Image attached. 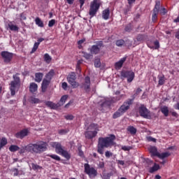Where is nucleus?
Listing matches in <instances>:
<instances>
[{"label":"nucleus","instance_id":"1","mask_svg":"<svg viewBox=\"0 0 179 179\" xmlns=\"http://www.w3.org/2000/svg\"><path fill=\"white\" fill-rule=\"evenodd\" d=\"M114 141H115V136L113 134H110L108 137H100L98 141V153L103 155L104 149L113 146Z\"/></svg>","mask_w":179,"mask_h":179},{"label":"nucleus","instance_id":"2","mask_svg":"<svg viewBox=\"0 0 179 179\" xmlns=\"http://www.w3.org/2000/svg\"><path fill=\"white\" fill-rule=\"evenodd\" d=\"M27 150L30 153L40 154L47 150V143L44 141H38L35 143L28 144Z\"/></svg>","mask_w":179,"mask_h":179},{"label":"nucleus","instance_id":"3","mask_svg":"<svg viewBox=\"0 0 179 179\" xmlns=\"http://www.w3.org/2000/svg\"><path fill=\"white\" fill-rule=\"evenodd\" d=\"M134 103V99H129L123 103V104L119 108V109L113 115L114 120L119 118L121 115H124L127 111L129 110V107Z\"/></svg>","mask_w":179,"mask_h":179},{"label":"nucleus","instance_id":"4","mask_svg":"<svg viewBox=\"0 0 179 179\" xmlns=\"http://www.w3.org/2000/svg\"><path fill=\"white\" fill-rule=\"evenodd\" d=\"M13 78L14 80L10 82V90L11 96H15V94H16V91H17L20 86V78L17 76V74L14 75Z\"/></svg>","mask_w":179,"mask_h":179},{"label":"nucleus","instance_id":"5","mask_svg":"<svg viewBox=\"0 0 179 179\" xmlns=\"http://www.w3.org/2000/svg\"><path fill=\"white\" fill-rule=\"evenodd\" d=\"M99 9H100V2H99V0H94L90 3L89 10V15L90 16V19H92V17H94V16L97 15Z\"/></svg>","mask_w":179,"mask_h":179},{"label":"nucleus","instance_id":"6","mask_svg":"<svg viewBox=\"0 0 179 179\" xmlns=\"http://www.w3.org/2000/svg\"><path fill=\"white\" fill-rule=\"evenodd\" d=\"M84 167L85 173H86V174H87L90 178L97 176V171L94 168L90 167L89 164H85Z\"/></svg>","mask_w":179,"mask_h":179},{"label":"nucleus","instance_id":"7","mask_svg":"<svg viewBox=\"0 0 179 179\" xmlns=\"http://www.w3.org/2000/svg\"><path fill=\"white\" fill-rule=\"evenodd\" d=\"M122 78H126L128 83H131L135 79V73L132 71H122L121 72Z\"/></svg>","mask_w":179,"mask_h":179},{"label":"nucleus","instance_id":"8","mask_svg":"<svg viewBox=\"0 0 179 179\" xmlns=\"http://www.w3.org/2000/svg\"><path fill=\"white\" fill-rule=\"evenodd\" d=\"M103 47V41H99L96 43V45H92L89 51L92 55H97L99 52H100V49Z\"/></svg>","mask_w":179,"mask_h":179},{"label":"nucleus","instance_id":"9","mask_svg":"<svg viewBox=\"0 0 179 179\" xmlns=\"http://www.w3.org/2000/svg\"><path fill=\"white\" fill-rule=\"evenodd\" d=\"M67 80L69 83L71 84L73 89H76L79 86V83H76V75L75 73H71L70 75L67 77Z\"/></svg>","mask_w":179,"mask_h":179},{"label":"nucleus","instance_id":"10","mask_svg":"<svg viewBox=\"0 0 179 179\" xmlns=\"http://www.w3.org/2000/svg\"><path fill=\"white\" fill-rule=\"evenodd\" d=\"M138 112L141 117L148 119L150 118V112L146 108V106H145V105H141L139 107Z\"/></svg>","mask_w":179,"mask_h":179},{"label":"nucleus","instance_id":"11","mask_svg":"<svg viewBox=\"0 0 179 179\" xmlns=\"http://www.w3.org/2000/svg\"><path fill=\"white\" fill-rule=\"evenodd\" d=\"M1 55L6 64H9V62L12 61V58H13V53L9 52L8 51L1 52Z\"/></svg>","mask_w":179,"mask_h":179},{"label":"nucleus","instance_id":"12","mask_svg":"<svg viewBox=\"0 0 179 179\" xmlns=\"http://www.w3.org/2000/svg\"><path fill=\"white\" fill-rule=\"evenodd\" d=\"M50 146L55 149V152L57 155H59L64 150V148L59 142H52L50 143Z\"/></svg>","mask_w":179,"mask_h":179},{"label":"nucleus","instance_id":"13","mask_svg":"<svg viewBox=\"0 0 179 179\" xmlns=\"http://www.w3.org/2000/svg\"><path fill=\"white\" fill-rule=\"evenodd\" d=\"M97 136V131L88 130L85 132V136L87 139H93Z\"/></svg>","mask_w":179,"mask_h":179},{"label":"nucleus","instance_id":"14","mask_svg":"<svg viewBox=\"0 0 179 179\" xmlns=\"http://www.w3.org/2000/svg\"><path fill=\"white\" fill-rule=\"evenodd\" d=\"M82 87L86 90V92H89L90 90V77L87 76L85 78V83L83 84Z\"/></svg>","mask_w":179,"mask_h":179},{"label":"nucleus","instance_id":"15","mask_svg":"<svg viewBox=\"0 0 179 179\" xmlns=\"http://www.w3.org/2000/svg\"><path fill=\"white\" fill-rule=\"evenodd\" d=\"M127 61V57H124L120 59L118 62L115 64V69L117 71L122 68V65H124V62Z\"/></svg>","mask_w":179,"mask_h":179},{"label":"nucleus","instance_id":"16","mask_svg":"<svg viewBox=\"0 0 179 179\" xmlns=\"http://www.w3.org/2000/svg\"><path fill=\"white\" fill-rule=\"evenodd\" d=\"M29 131L27 129H23L15 134L16 138L19 139H23L24 136H27Z\"/></svg>","mask_w":179,"mask_h":179},{"label":"nucleus","instance_id":"17","mask_svg":"<svg viewBox=\"0 0 179 179\" xmlns=\"http://www.w3.org/2000/svg\"><path fill=\"white\" fill-rule=\"evenodd\" d=\"M148 150L152 157H157L159 152H157V148H156V146H150L148 148Z\"/></svg>","mask_w":179,"mask_h":179},{"label":"nucleus","instance_id":"18","mask_svg":"<svg viewBox=\"0 0 179 179\" xmlns=\"http://www.w3.org/2000/svg\"><path fill=\"white\" fill-rule=\"evenodd\" d=\"M45 105L47 106V107L52 108L53 110H57V108L61 107V105H59V103H54L52 101H46Z\"/></svg>","mask_w":179,"mask_h":179},{"label":"nucleus","instance_id":"19","mask_svg":"<svg viewBox=\"0 0 179 179\" xmlns=\"http://www.w3.org/2000/svg\"><path fill=\"white\" fill-rule=\"evenodd\" d=\"M50 82L51 81L47 78L43 79L41 85L42 92H44L45 90H47V87H48V85H50Z\"/></svg>","mask_w":179,"mask_h":179},{"label":"nucleus","instance_id":"20","mask_svg":"<svg viewBox=\"0 0 179 179\" xmlns=\"http://www.w3.org/2000/svg\"><path fill=\"white\" fill-rule=\"evenodd\" d=\"M154 45H152L150 43H148V47L149 48H151V50H159L160 48V43H159V41H154Z\"/></svg>","mask_w":179,"mask_h":179},{"label":"nucleus","instance_id":"21","mask_svg":"<svg viewBox=\"0 0 179 179\" xmlns=\"http://www.w3.org/2000/svg\"><path fill=\"white\" fill-rule=\"evenodd\" d=\"M102 17L104 20H108L110 17V8H106L102 12Z\"/></svg>","mask_w":179,"mask_h":179},{"label":"nucleus","instance_id":"22","mask_svg":"<svg viewBox=\"0 0 179 179\" xmlns=\"http://www.w3.org/2000/svg\"><path fill=\"white\" fill-rule=\"evenodd\" d=\"M44 74L43 73H35V82L40 83L43 80V77Z\"/></svg>","mask_w":179,"mask_h":179},{"label":"nucleus","instance_id":"23","mask_svg":"<svg viewBox=\"0 0 179 179\" xmlns=\"http://www.w3.org/2000/svg\"><path fill=\"white\" fill-rule=\"evenodd\" d=\"M37 89H38V86L37 85L36 83H30L29 92H31V93H34V92H37Z\"/></svg>","mask_w":179,"mask_h":179},{"label":"nucleus","instance_id":"24","mask_svg":"<svg viewBox=\"0 0 179 179\" xmlns=\"http://www.w3.org/2000/svg\"><path fill=\"white\" fill-rule=\"evenodd\" d=\"M164 83H166V77H164V75L158 76V85L163 86Z\"/></svg>","mask_w":179,"mask_h":179},{"label":"nucleus","instance_id":"25","mask_svg":"<svg viewBox=\"0 0 179 179\" xmlns=\"http://www.w3.org/2000/svg\"><path fill=\"white\" fill-rule=\"evenodd\" d=\"M88 131H96L99 132V124L92 123L87 128Z\"/></svg>","mask_w":179,"mask_h":179},{"label":"nucleus","instance_id":"26","mask_svg":"<svg viewBox=\"0 0 179 179\" xmlns=\"http://www.w3.org/2000/svg\"><path fill=\"white\" fill-rule=\"evenodd\" d=\"M6 145H8V139L5 137L0 138V150H2L3 146H6Z\"/></svg>","mask_w":179,"mask_h":179},{"label":"nucleus","instance_id":"27","mask_svg":"<svg viewBox=\"0 0 179 179\" xmlns=\"http://www.w3.org/2000/svg\"><path fill=\"white\" fill-rule=\"evenodd\" d=\"M59 155L64 157V159H66V160H69L71 159V155L69 154V152H68V151L65 150H63Z\"/></svg>","mask_w":179,"mask_h":179},{"label":"nucleus","instance_id":"28","mask_svg":"<svg viewBox=\"0 0 179 179\" xmlns=\"http://www.w3.org/2000/svg\"><path fill=\"white\" fill-rule=\"evenodd\" d=\"M169 156H170V152H162L161 154L158 152L157 157L159 159H166V157H169Z\"/></svg>","mask_w":179,"mask_h":179},{"label":"nucleus","instance_id":"29","mask_svg":"<svg viewBox=\"0 0 179 179\" xmlns=\"http://www.w3.org/2000/svg\"><path fill=\"white\" fill-rule=\"evenodd\" d=\"M161 113L164 114L165 117H169V107L163 106L161 108Z\"/></svg>","mask_w":179,"mask_h":179},{"label":"nucleus","instance_id":"30","mask_svg":"<svg viewBox=\"0 0 179 179\" xmlns=\"http://www.w3.org/2000/svg\"><path fill=\"white\" fill-rule=\"evenodd\" d=\"M160 169V166L159 164H155L154 166L150 168L149 173H153L155 171H157Z\"/></svg>","mask_w":179,"mask_h":179},{"label":"nucleus","instance_id":"31","mask_svg":"<svg viewBox=\"0 0 179 179\" xmlns=\"http://www.w3.org/2000/svg\"><path fill=\"white\" fill-rule=\"evenodd\" d=\"M35 23L38 27H44V22L40 19V17H36L35 19Z\"/></svg>","mask_w":179,"mask_h":179},{"label":"nucleus","instance_id":"32","mask_svg":"<svg viewBox=\"0 0 179 179\" xmlns=\"http://www.w3.org/2000/svg\"><path fill=\"white\" fill-rule=\"evenodd\" d=\"M55 74V73L54 72V70H50L45 76L46 79H48V80H50L51 79H52V76H54V75Z\"/></svg>","mask_w":179,"mask_h":179},{"label":"nucleus","instance_id":"33","mask_svg":"<svg viewBox=\"0 0 179 179\" xmlns=\"http://www.w3.org/2000/svg\"><path fill=\"white\" fill-rule=\"evenodd\" d=\"M68 99V95H64L62 96V98L60 99V101L59 103H57V104H59L60 107L61 106H64V104H65V101H66Z\"/></svg>","mask_w":179,"mask_h":179},{"label":"nucleus","instance_id":"34","mask_svg":"<svg viewBox=\"0 0 179 179\" xmlns=\"http://www.w3.org/2000/svg\"><path fill=\"white\" fill-rule=\"evenodd\" d=\"M8 27L10 30L12 31H19V27L13 24L12 22L8 24Z\"/></svg>","mask_w":179,"mask_h":179},{"label":"nucleus","instance_id":"35","mask_svg":"<svg viewBox=\"0 0 179 179\" xmlns=\"http://www.w3.org/2000/svg\"><path fill=\"white\" fill-rule=\"evenodd\" d=\"M128 132H130L131 135H135L136 134V128L134 127V126H129L127 127Z\"/></svg>","mask_w":179,"mask_h":179},{"label":"nucleus","instance_id":"36","mask_svg":"<svg viewBox=\"0 0 179 179\" xmlns=\"http://www.w3.org/2000/svg\"><path fill=\"white\" fill-rule=\"evenodd\" d=\"M51 59H52L51 58V56H50V55H48V53L44 55V61L46 62V64H50V62H51Z\"/></svg>","mask_w":179,"mask_h":179},{"label":"nucleus","instance_id":"37","mask_svg":"<svg viewBox=\"0 0 179 179\" xmlns=\"http://www.w3.org/2000/svg\"><path fill=\"white\" fill-rule=\"evenodd\" d=\"M48 157H51L53 160H56L57 162L61 161V157L57 155H48Z\"/></svg>","mask_w":179,"mask_h":179},{"label":"nucleus","instance_id":"38","mask_svg":"<svg viewBox=\"0 0 179 179\" xmlns=\"http://www.w3.org/2000/svg\"><path fill=\"white\" fill-rule=\"evenodd\" d=\"M19 149H20L19 146L15 145H12L9 147L10 152H17Z\"/></svg>","mask_w":179,"mask_h":179},{"label":"nucleus","instance_id":"39","mask_svg":"<svg viewBox=\"0 0 179 179\" xmlns=\"http://www.w3.org/2000/svg\"><path fill=\"white\" fill-rule=\"evenodd\" d=\"M157 15H159V10H153L152 13V22H156V20L157 19Z\"/></svg>","mask_w":179,"mask_h":179},{"label":"nucleus","instance_id":"40","mask_svg":"<svg viewBox=\"0 0 179 179\" xmlns=\"http://www.w3.org/2000/svg\"><path fill=\"white\" fill-rule=\"evenodd\" d=\"M83 54V57H84V58H85V59H90L92 57H93V55H92V54L90 53H87L86 52H82Z\"/></svg>","mask_w":179,"mask_h":179},{"label":"nucleus","instance_id":"41","mask_svg":"<svg viewBox=\"0 0 179 179\" xmlns=\"http://www.w3.org/2000/svg\"><path fill=\"white\" fill-rule=\"evenodd\" d=\"M94 65L95 68H100L101 66V62L100 61V59H96Z\"/></svg>","mask_w":179,"mask_h":179},{"label":"nucleus","instance_id":"42","mask_svg":"<svg viewBox=\"0 0 179 179\" xmlns=\"http://www.w3.org/2000/svg\"><path fill=\"white\" fill-rule=\"evenodd\" d=\"M29 147V145H27V146L25 147H22L20 150V152L19 153H20V155H22V153H26V152H30L27 148Z\"/></svg>","mask_w":179,"mask_h":179},{"label":"nucleus","instance_id":"43","mask_svg":"<svg viewBox=\"0 0 179 179\" xmlns=\"http://www.w3.org/2000/svg\"><path fill=\"white\" fill-rule=\"evenodd\" d=\"M125 44V41H124V40L120 39V40H117L116 41V45L117 47H122V45H124Z\"/></svg>","mask_w":179,"mask_h":179},{"label":"nucleus","instance_id":"44","mask_svg":"<svg viewBox=\"0 0 179 179\" xmlns=\"http://www.w3.org/2000/svg\"><path fill=\"white\" fill-rule=\"evenodd\" d=\"M38 45H40L39 43L36 42L34 45V47L31 50V54H33V52H36V51H37V48H38Z\"/></svg>","mask_w":179,"mask_h":179},{"label":"nucleus","instance_id":"45","mask_svg":"<svg viewBox=\"0 0 179 179\" xmlns=\"http://www.w3.org/2000/svg\"><path fill=\"white\" fill-rule=\"evenodd\" d=\"M159 12L160 15L163 16L167 13V10H166L165 8H162L161 9L159 10Z\"/></svg>","mask_w":179,"mask_h":179},{"label":"nucleus","instance_id":"46","mask_svg":"<svg viewBox=\"0 0 179 179\" xmlns=\"http://www.w3.org/2000/svg\"><path fill=\"white\" fill-rule=\"evenodd\" d=\"M31 167L34 170H40V169H41V166H38L36 164H34V163L31 164Z\"/></svg>","mask_w":179,"mask_h":179},{"label":"nucleus","instance_id":"47","mask_svg":"<svg viewBox=\"0 0 179 179\" xmlns=\"http://www.w3.org/2000/svg\"><path fill=\"white\" fill-rule=\"evenodd\" d=\"M40 100L37 98L31 97V103H33L34 104H37L38 103Z\"/></svg>","mask_w":179,"mask_h":179},{"label":"nucleus","instance_id":"48","mask_svg":"<svg viewBox=\"0 0 179 179\" xmlns=\"http://www.w3.org/2000/svg\"><path fill=\"white\" fill-rule=\"evenodd\" d=\"M159 10H160V1H157L153 10L159 11Z\"/></svg>","mask_w":179,"mask_h":179},{"label":"nucleus","instance_id":"49","mask_svg":"<svg viewBox=\"0 0 179 179\" xmlns=\"http://www.w3.org/2000/svg\"><path fill=\"white\" fill-rule=\"evenodd\" d=\"M110 177H111V174H110V173H104L102 174L103 179H110Z\"/></svg>","mask_w":179,"mask_h":179},{"label":"nucleus","instance_id":"50","mask_svg":"<svg viewBox=\"0 0 179 179\" xmlns=\"http://www.w3.org/2000/svg\"><path fill=\"white\" fill-rule=\"evenodd\" d=\"M122 150H124V152H128L131 150V146H127V145L122 146Z\"/></svg>","mask_w":179,"mask_h":179},{"label":"nucleus","instance_id":"51","mask_svg":"<svg viewBox=\"0 0 179 179\" xmlns=\"http://www.w3.org/2000/svg\"><path fill=\"white\" fill-rule=\"evenodd\" d=\"M55 24V20H51L49 21L48 27H52Z\"/></svg>","mask_w":179,"mask_h":179},{"label":"nucleus","instance_id":"52","mask_svg":"<svg viewBox=\"0 0 179 179\" xmlns=\"http://www.w3.org/2000/svg\"><path fill=\"white\" fill-rule=\"evenodd\" d=\"M105 156L106 157H107L108 159L111 157V156H113V152H110V151H106L105 152Z\"/></svg>","mask_w":179,"mask_h":179},{"label":"nucleus","instance_id":"53","mask_svg":"<svg viewBox=\"0 0 179 179\" xmlns=\"http://www.w3.org/2000/svg\"><path fill=\"white\" fill-rule=\"evenodd\" d=\"M59 135H65V134H68V131L66 129H61L59 131Z\"/></svg>","mask_w":179,"mask_h":179},{"label":"nucleus","instance_id":"54","mask_svg":"<svg viewBox=\"0 0 179 179\" xmlns=\"http://www.w3.org/2000/svg\"><path fill=\"white\" fill-rule=\"evenodd\" d=\"M62 87L64 90H66V89L68 88V83H66V82L62 83Z\"/></svg>","mask_w":179,"mask_h":179},{"label":"nucleus","instance_id":"55","mask_svg":"<svg viewBox=\"0 0 179 179\" xmlns=\"http://www.w3.org/2000/svg\"><path fill=\"white\" fill-rule=\"evenodd\" d=\"M78 1L80 3V9H82L83 6L85 5V2H86V0H78Z\"/></svg>","mask_w":179,"mask_h":179},{"label":"nucleus","instance_id":"56","mask_svg":"<svg viewBox=\"0 0 179 179\" xmlns=\"http://www.w3.org/2000/svg\"><path fill=\"white\" fill-rule=\"evenodd\" d=\"M148 142H154V143H156V138L152 137V136H149L148 137Z\"/></svg>","mask_w":179,"mask_h":179},{"label":"nucleus","instance_id":"57","mask_svg":"<svg viewBox=\"0 0 179 179\" xmlns=\"http://www.w3.org/2000/svg\"><path fill=\"white\" fill-rule=\"evenodd\" d=\"M64 118H66V120H73V115H67L64 116Z\"/></svg>","mask_w":179,"mask_h":179},{"label":"nucleus","instance_id":"58","mask_svg":"<svg viewBox=\"0 0 179 179\" xmlns=\"http://www.w3.org/2000/svg\"><path fill=\"white\" fill-rule=\"evenodd\" d=\"M13 176H14V177H16V176H19V172H18V171H17V169H14L13 170Z\"/></svg>","mask_w":179,"mask_h":179},{"label":"nucleus","instance_id":"59","mask_svg":"<svg viewBox=\"0 0 179 179\" xmlns=\"http://www.w3.org/2000/svg\"><path fill=\"white\" fill-rule=\"evenodd\" d=\"M141 92H142V89L141 88H138L136 90V93L134 94V96H138V94H139V93H141Z\"/></svg>","mask_w":179,"mask_h":179},{"label":"nucleus","instance_id":"60","mask_svg":"<svg viewBox=\"0 0 179 179\" xmlns=\"http://www.w3.org/2000/svg\"><path fill=\"white\" fill-rule=\"evenodd\" d=\"M76 72H78L79 73H80V66L76 64Z\"/></svg>","mask_w":179,"mask_h":179},{"label":"nucleus","instance_id":"61","mask_svg":"<svg viewBox=\"0 0 179 179\" xmlns=\"http://www.w3.org/2000/svg\"><path fill=\"white\" fill-rule=\"evenodd\" d=\"M21 20H26V15L24 13L20 15Z\"/></svg>","mask_w":179,"mask_h":179},{"label":"nucleus","instance_id":"62","mask_svg":"<svg viewBox=\"0 0 179 179\" xmlns=\"http://www.w3.org/2000/svg\"><path fill=\"white\" fill-rule=\"evenodd\" d=\"M175 37H176V38H177L178 40H179V29H178V31L176 32V34H175Z\"/></svg>","mask_w":179,"mask_h":179},{"label":"nucleus","instance_id":"63","mask_svg":"<svg viewBox=\"0 0 179 179\" xmlns=\"http://www.w3.org/2000/svg\"><path fill=\"white\" fill-rule=\"evenodd\" d=\"M125 31H131V25H127L125 27Z\"/></svg>","mask_w":179,"mask_h":179},{"label":"nucleus","instance_id":"64","mask_svg":"<svg viewBox=\"0 0 179 179\" xmlns=\"http://www.w3.org/2000/svg\"><path fill=\"white\" fill-rule=\"evenodd\" d=\"M117 163L118 164H120V166H124V164H125V162H124L122 160H118Z\"/></svg>","mask_w":179,"mask_h":179}]
</instances>
